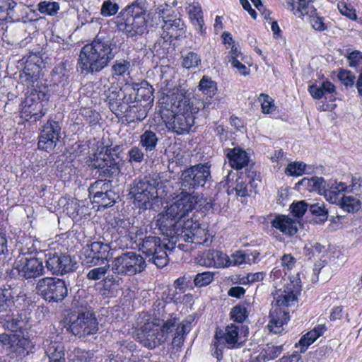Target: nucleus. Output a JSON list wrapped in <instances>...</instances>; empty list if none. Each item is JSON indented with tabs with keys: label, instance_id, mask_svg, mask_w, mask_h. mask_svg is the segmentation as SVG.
Returning <instances> with one entry per match:
<instances>
[{
	"label": "nucleus",
	"instance_id": "obj_54",
	"mask_svg": "<svg viewBox=\"0 0 362 362\" xmlns=\"http://www.w3.org/2000/svg\"><path fill=\"white\" fill-rule=\"evenodd\" d=\"M69 362H90L91 359L90 354L84 350H81L80 349H76L72 352V354L70 355Z\"/></svg>",
	"mask_w": 362,
	"mask_h": 362
},
{
	"label": "nucleus",
	"instance_id": "obj_13",
	"mask_svg": "<svg viewBox=\"0 0 362 362\" xmlns=\"http://www.w3.org/2000/svg\"><path fill=\"white\" fill-rule=\"evenodd\" d=\"M211 178L208 163L195 165L182 171L180 178L181 189L182 191L194 190L203 187Z\"/></svg>",
	"mask_w": 362,
	"mask_h": 362
},
{
	"label": "nucleus",
	"instance_id": "obj_16",
	"mask_svg": "<svg viewBox=\"0 0 362 362\" xmlns=\"http://www.w3.org/2000/svg\"><path fill=\"white\" fill-rule=\"evenodd\" d=\"M100 90L103 93L105 100L107 102L110 110L118 115L124 112V103L129 104L125 100L128 98L126 95L122 96L121 88L115 83L110 82L108 78H101L100 79Z\"/></svg>",
	"mask_w": 362,
	"mask_h": 362
},
{
	"label": "nucleus",
	"instance_id": "obj_47",
	"mask_svg": "<svg viewBox=\"0 0 362 362\" xmlns=\"http://www.w3.org/2000/svg\"><path fill=\"white\" fill-rule=\"evenodd\" d=\"M230 315L235 322L242 323L247 317L248 311L245 305H237L231 310Z\"/></svg>",
	"mask_w": 362,
	"mask_h": 362
},
{
	"label": "nucleus",
	"instance_id": "obj_61",
	"mask_svg": "<svg viewBox=\"0 0 362 362\" xmlns=\"http://www.w3.org/2000/svg\"><path fill=\"white\" fill-rule=\"evenodd\" d=\"M337 8L341 15L351 20H356V10L351 6H348L345 2L341 1L338 3Z\"/></svg>",
	"mask_w": 362,
	"mask_h": 362
},
{
	"label": "nucleus",
	"instance_id": "obj_3",
	"mask_svg": "<svg viewBox=\"0 0 362 362\" xmlns=\"http://www.w3.org/2000/svg\"><path fill=\"white\" fill-rule=\"evenodd\" d=\"M127 232L132 243L139 245V250L146 255L149 262L160 268L167 265L169 261L168 251L170 250L165 240L151 235L143 238L142 230L134 226H130Z\"/></svg>",
	"mask_w": 362,
	"mask_h": 362
},
{
	"label": "nucleus",
	"instance_id": "obj_17",
	"mask_svg": "<svg viewBox=\"0 0 362 362\" xmlns=\"http://www.w3.org/2000/svg\"><path fill=\"white\" fill-rule=\"evenodd\" d=\"M45 256V267L54 275H64L76 269L77 262L69 255L49 252Z\"/></svg>",
	"mask_w": 362,
	"mask_h": 362
},
{
	"label": "nucleus",
	"instance_id": "obj_40",
	"mask_svg": "<svg viewBox=\"0 0 362 362\" xmlns=\"http://www.w3.org/2000/svg\"><path fill=\"white\" fill-rule=\"evenodd\" d=\"M131 72V63L129 61L120 59L116 60L111 66V76L112 78L119 80L121 77L129 76Z\"/></svg>",
	"mask_w": 362,
	"mask_h": 362
},
{
	"label": "nucleus",
	"instance_id": "obj_35",
	"mask_svg": "<svg viewBox=\"0 0 362 362\" xmlns=\"http://www.w3.org/2000/svg\"><path fill=\"white\" fill-rule=\"evenodd\" d=\"M42 252V243L35 237L29 236L24 238L21 246L19 247V257H27V255L37 256Z\"/></svg>",
	"mask_w": 362,
	"mask_h": 362
},
{
	"label": "nucleus",
	"instance_id": "obj_9",
	"mask_svg": "<svg viewBox=\"0 0 362 362\" xmlns=\"http://www.w3.org/2000/svg\"><path fill=\"white\" fill-rule=\"evenodd\" d=\"M111 270L114 274L133 276L145 270L146 263L140 254L133 251L122 252L110 261Z\"/></svg>",
	"mask_w": 362,
	"mask_h": 362
},
{
	"label": "nucleus",
	"instance_id": "obj_34",
	"mask_svg": "<svg viewBox=\"0 0 362 362\" xmlns=\"http://www.w3.org/2000/svg\"><path fill=\"white\" fill-rule=\"evenodd\" d=\"M326 330L327 327L325 325H317L312 330L303 335L298 343L296 344V346L299 345L300 352L304 353L308 347L322 336Z\"/></svg>",
	"mask_w": 362,
	"mask_h": 362
},
{
	"label": "nucleus",
	"instance_id": "obj_4",
	"mask_svg": "<svg viewBox=\"0 0 362 362\" xmlns=\"http://www.w3.org/2000/svg\"><path fill=\"white\" fill-rule=\"evenodd\" d=\"M176 324V317L170 316L164 319H147L138 329L137 339L141 344L150 349L164 343L168 334L173 332Z\"/></svg>",
	"mask_w": 362,
	"mask_h": 362
},
{
	"label": "nucleus",
	"instance_id": "obj_55",
	"mask_svg": "<svg viewBox=\"0 0 362 362\" xmlns=\"http://www.w3.org/2000/svg\"><path fill=\"white\" fill-rule=\"evenodd\" d=\"M166 300L158 299L153 305V317H148V319H163Z\"/></svg>",
	"mask_w": 362,
	"mask_h": 362
},
{
	"label": "nucleus",
	"instance_id": "obj_49",
	"mask_svg": "<svg viewBox=\"0 0 362 362\" xmlns=\"http://www.w3.org/2000/svg\"><path fill=\"white\" fill-rule=\"evenodd\" d=\"M214 278V274L211 272L199 273L194 277V284L197 287H203L210 284Z\"/></svg>",
	"mask_w": 362,
	"mask_h": 362
},
{
	"label": "nucleus",
	"instance_id": "obj_19",
	"mask_svg": "<svg viewBox=\"0 0 362 362\" xmlns=\"http://www.w3.org/2000/svg\"><path fill=\"white\" fill-rule=\"evenodd\" d=\"M110 247L100 241L92 242L87 244L82 252V264L91 267L98 265L110 257Z\"/></svg>",
	"mask_w": 362,
	"mask_h": 362
},
{
	"label": "nucleus",
	"instance_id": "obj_53",
	"mask_svg": "<svg viewBox=\"0 0 362 362\" xmlns=\"http://www.w3.org/2000/svg\"><path fill=\"white\" fill-rule=\"evenodd\" d=\"M201 57L195 52H189L183 57L182 64L186 69L194 68L199 66Z\"/></svg>",
	"mask_w": 362,
	"mask_h": 362
},
{
	"label": "nucleus",
	"instance_id": "obj_31",
	"mask_svg": "<svg viewBox=\"0 0 362 362\" xmlns=\"http://www.w3.org/2000/svg\"><path fill=\"white\" fill-rule=\"evenodd\" d=\"M189 18L197 30L203 35L205 33L204 21L203 18L202 10L198 2H193L189 4L187 8Z\"/></svg>",
	"mask_w": 362,
	"mask_h": 362
},
{
	"label": "nucleus",
	"instance_id": "obj_28",
	"mask_svg": "<svg viewBox=\"0 0 362 362\" xmlns=\"http://www.w3.org/2000/svg\"><path fill=\"white\" fill-rule=\"evenodd\" d=\"M269 317L267 325L269 331L274 334L282 333L284 325L289 320L288 313L281 308H276L270 312Z\"/></svg>",
	"mask_w": 362,
	"mask_h": 362
},
{
	"label": "nucleus",
	"instance_id": "obj_12",
	"mask_svg": "<svg viewBox=\"0 0 362 362\" xmlns=\"http://www.w3.org/2000/svg\"><path fill=\"white\" fill-rule=\"evenodd\" d=\"M37 293L49 303H61L68 295L66 282L55 277H45L36 284Z\"/></svg>",
	"mask_w": 362,
	"mask_h": 362
},
{
	"label": "nucleus",
	"instance_id": "obj_57",
	"mask_svg": "<svg viewBox=\"0 0 362 362\" xmlns=\"http://www.w3.org/2000/svg\"><path fill=\"white\" fill-rule=\"evenodd\" d=\"M129 161L131 163H141L144 159V153L139 146H133L128 151Z\"/></svg>",
	"mask_w": 362,
	"mask_h": 362
},
{
	"label": "nucleus",
	"instance_id": "obj_62",
	"mask_svg": "<svg viewBox=\"0 0 362 362\" xmlns=\"http://www.w3.org/2000/svg\"><path fill=\"white\" fill-rule=\"evenodd\" d=\"M82 115L86 122L91 126L98 124L100 119V114L97 111L89 108L83 110Z\"/></svg>",
	"mask_w": 362,
	"mask_h": 362
},
{
	"label": "nucleus",
	"instance_id": "obj_52",
	"mask_svg": "<svg viewBox=\"0 0 362 362\" xmlns=\"http://www.w3.org/2000/svg\"><path fill=\"white\" fill-rule=\"evenodd\" d=\"M308 207L309 211L313 215L322 217V220H327L328 216V210L325 208L323 202L308 204Z\"/></svg>",
	"mask_w": 362,
	"mask_h": 362
},
{
	"label": "nucleus",
	"instance_id": "obj_39",
	"mask_svg": "<svg viewBox=\"0 0 362 362\" xmlns=\"http://www.w3.org/2000/svg\"><path fill=\"white\" fill-rule=\"evenodd\" d=\"M159 139L157 134L150 129L146 130L140 136L139 145L145 150L146 153L154 151Z\"/></svg>",
	"mask_w": 362,
	"mask_h": 362
},
{
	"label": "nucleus",
	"instance_id": "obj_50",
	"mask_svg": "<svg viewBox=\"0 0 362 362\" xmlns=\"http://www.w3.org/2000/svg\"><path fill=\"white\" fill-rule=\"evenodd\" d=\"M306 165L303 162L290 163L286 170L285 173L289 176H301L303 175Z\"/></svg>",
	"mask_w": 362,
	"mask_h": 362
},
{
	"label": "nucleus",
	"instance_id": "obj_38",
	"mask_svg": "<svg viewBox=\"0 0 362 362\" xmlns=\"http://www.w3.org/2000/svg\"><path fill=\"white\" fill-rule=\"evenodd\" d=\"M23 117L33 119V121L39 120L45 112H43L42 104L40 102H33L29 103V100L26 99L21 111Z\"/></svg>",
	"mask_w": 362,
	"mask_h": 362
},
{
	"label": "nucleus",
	"instance_id": "obj_7",
	"mask_svg": "<svg viewBox=\"0 0 362 362\" xmlns=\"http://www.w3.org/2000/svg\"><path fill=\"white\" fill-rule=\"evenodd\" d=\"M157 180L148 176L142 179L135 180L130 185L129 196L134 199L137 207L142 209H151L153 202L158 199Z\"/></svg>",
	"mask_w": 362,
	"mask_h": 362
},
{
	"label": "nucleus",
	"instance_id": "obj_42",
	"mask_svg": "<svg viewBox=\"0 0 362 362\" xmlns=\"http://www.w3.org/2000/svg\"><path fill=\"white\" fill-rule=\"evenodd\" d=\"M338 205H339L344 211L349 213H354L359 210L361 202L356 197L344 196Z\"/></svg>",
	"mask_w": 362,
	"mask_h": 362
},
{
	"label": "nucleus",
	"instance_id": "obj_5",
	"mask_svg": "<svg viewBox=\"0 0 362 362\" xmlns=\"http://www.w3.org/2000/svg\"><path fill=\"white\" fill-rule=\"evenodd\" d=\"M145 11L133 3L121 11L116 18L118 30L129 37L142 35L147 29Z\"/></svg>",
	"mask_w": 362,
	"mask_h": 362
},
{
	"label": "nucleus",
	"instance_id": "obj_37",
	"mask_svg": "<svg viewBox=\"0 0 362 362\" xmlns=\"http://www.w3.org/2000/svg\"><path fill=\"white\" fill-rule=\"evenodd\" d=\"M44 346L45 354L48 356L49 362L65 360L64 348L62 343L46 339Z\"/></svg>",
	"mask_w": 362,
	"mask_h": 362
},
{
	"label": "nucleus",
	"instance_id": "obj_25",
	"mask_svg": "<svg viewBox=\"0 0 362 362\" xmlns=\"http://www.w3.org/2000/svg\"><path fill=\"white\" fill-rule=\"evenodd\" d=\"M42 59L36 54H32L27 59L25 67L20 74V79L22 83H25L28 87L34 86L33 83L37 81L40 70Z\"/></svg>",
	"mask_w": 362,
	"mask_h": 362
},
{
	"label": "nucleus",
	"instance_id": "obj_43",
	"mask_svg": "<svg viewBox=\"0 0 362 362\" xmlns=\"http://www.w3.org/2000/svg\"><path fill=\"white\" fill-rule=\"evenodd\" d=\"M118 197V194L110 189L108 192L103 193L101 197L93 199V202L107 208L112 206L115 203L116 199Z\"/></svg>",
	"mask_w": 362,
	"mask_h": 362
},
{
	"label": "nucleus",
	"instance_id": "obj_33",
	"mask_svg": "<svg viewBox=\"0 0 362 362\" xmlns=\"http://www.w3.org/2000/svg\"><path fill=\"white\" fill-rule=\"evenodd\" d=\"M16 291L11 286L0 288V313L11 312L15 306L14 298Z\"/></svg>",
	"mask_w": 362,
	"mask_h": 362
},
{
	"label": "nucleus",
	"instance_id": "obj_41",
	"mask_svg": "<svg viewBox=\"0 0 362 362\" xmlns=\"http://www.w3.org/2000/svg\"><path fill=\"white\" fill-rule=\"evenodd\" d=\"M105 178V180L100 179L90 185L88 191L90 195L93 197V199L101 197L103 193H105L111 189V181H107V177Z\"/></svg>",
	"mask_w": 362,
	"mask_h": 362
},
{
	"label": "nucleus",
	"instance_id": "obj_10",
	"mask_svg": "<svg viewBox=\"0 0 362 362\" xmlns=\"http://www.w3.org/2000/svg\"><path fill=\"white\" fill-rule=\"evenodd\" d=\"M256 173L255 171L248 170L245 173H240L235 179V174L230 172L226 177V192L228 195H235L237 198H240L242 202L250 197L253 191L256 192L257 182L259 181L255 179Z\"/></svg>",
	"mask_w": 362,
	"mask_h": 362
},
{
	"label": "nucleus",
	"instance_id": "obj_15",
	"mask_svg": "<svg viewBox=\"0 0 362 362\" xmlns=\"http://www.w3.org/2000/svg\"><path fill=\"white\" fill-rule=\"evenodd\" d=\"M246 251L238 250L228 257L218 250H208L204 252L200 264L206 267L239 266L245 263Z\"/></svg>",
	"mask_w": 362,
	"mask_h": 362
},
{
	"label": "nucleus",
	"instance_id": "obj_22",
	"mask_svg": "<svg viewBox=\"0 0 362 362\" xmlns=\"http://www.w3.org/2000/svg\"><path fill=\"white\" fill-rule=\"evenodd\" d=\"M300 281L297 277L290 279L289 282L285 284L282 288L277 290L274 293V300L278 306L288 307L295 304L297 297L300 293Z\"/></svg>",
	"mask_w": 362,
	"mask_h": 362
},
{
	"label": "nucleus",
	"instance_id": "obj_14",
	"mask_svg": "<svg viewBox=\"0 0 362 362\" xmlns=\"http://www.w3.org/2000/svg\"><path fill=\"white\" fill-rule=\"evenodd\" d=\"M68 324V330L80 338L94 334L98 330L97 320L94 314L90 311L71 315L69 317Z\"/></svg>",
	"mask_w": 362,
	"mask_h": 362
},
{
	"label": "nucleus",
	"instance_id": "obj_32",
	"mask_svg": "<svg viewBox=\"0 0 362 362\" xmlns=\"http://www.w3.org/2000/svg\"><path fill=\"white\" fill-rule=\"evenodd\" d=\"M287 9L293 12V14L298 17L303 18L305 14H313L315 12V7L310 0H294L288 1Z\"/></svg>",
	"mask_w": 362,
	"mask_h": 362
},
{
	"label": "nucleus",
	"instance_id": "obj_51",
	"mask_svg": "<svg viewBox=\"0 0 362 362\" xmlns=\"http://www.w3.org/2000/svg\"><path fill=\"white\" fill-rule=\"evenodd\" d=\"M119 5L111 0L104 1L100 8V14L104 17L115 15L119 11Z\"/></svg>",
	"mask_w": 362,
	"mask_h": 362
},
{
	"label": "nucleus",
	"instance_id": "obj_64",
	"mask_svg": "<svg viewBox=\"0 0 362 362\" xmlns=\"http://www.w3.org/2000/svg\"><path fill=\"white\" fill-rule=\"evenodd\" d=\"M192 279V277L189 274H185L177 279L174 281L173 286L175 288L179 289L182 292H185V288L190 285Z\"/></svg>",
	"mask_w": 362,
	"mask_h": 362
},
{
	"label": "nucleus",
	"instance_id": "obj_29",
	"mask_svg": "<svg viewBox=\"0 0 362 362\" xmlns=\"http://www.w3.org/2000/svg\"><path fill=\"white\" fill-rule=\"evenodd\" d=\"M194 320V319L192 316H188L180 325L176 326L177 323L175 324V327L173 329H175V332L172 341V346L173 349L179 350L182 347L185 339V336L192 329V323L193 322Z\"/></svg>",
	"mask_w": 362,
	"mask_h": 362
},
{
	"label": "nucleus",
	"instance_id": "obj_46",
	"mask_svg": "<svg viewBox=\"0 0 362 362\" xmlns=\"http://www.w3.org/2000/svg\"><path fill=\"white\" fill-rule=\"evenodd\" d=\"M38 11L43 14L54 16L59 10V3L55 1H41L37 5Z\"/></svg>",
	"mask_w": 362,
	"mask_h": 362
},
{
	"label": "nucleus",
	"instance_id": "obj_21",
	"mask_svg": "<svg viewBox=\"0 0 362 362\" xmlns=\"http://www.w3.org/2000/svg\"><path fill=\"white\" fill-rule=\"evenodd\" d=\"M17 263L18 274L25 279H36L45 274L43 260L40 257H19Z\"/></svg>",
	"mask_w": 362,
	"mask_h": 362
},
{
	"label": "nucleus",
	"instance_id": "obj_6",
	"mask_svg": "<svg viewBox=\"0 0 362 362\" xmlns=\"http://www.w3.org/2000/svg\"><path fill=\"white\" fill-rule=\"evenodd\" d=\"M298 185L303 186L308 191L317 192L323 195L327 201L332 204H338L344 197L343 192L352 191L354 186H346L344 182H337L331 180L326 183L323 177H312L311 178L304 177L298 182Z\"/></svg>",
	"mask_w": 362,
	"mask_h": 362
},
{
	"label": "nucleus",
	"instance_id": "obj_30",
	"mask_svg": "<svg viewBox=\"0 0 362 362\" xmlns=\"http://www.w3.org/2000/svg\"><path fill=\"white\" fill-rule=\"evenodd\" d=\"M226 157L231 168L240 170L247 165L249 156L245 151L240 148L227 150Z\"/></svg>",
	"mask_w": 362,
	"mask_h": 362
},
{
	"label": "nucleus",
	"instance_id": "obj_1",
	"mask_svg": "<svg viewBox=\"0 0 362 362\" xmlns=\"http://www.w3.org/2000/svg\"><path fill=\"white\" fill-rule=\"evenodd\" d=\"M115 49L113 40L99 33L91 43L81 48L77 61L78 70L85 74L100 72L115 58Z\"/></svg>",
	"mask_w": 362,
	"mask_h": 362
},
{
	"label": "nucleus",
	"instance_id": "obj_63",
	"mask_svg": "<svg viewBox=\"0 0 362 362\" xmlns=\"http://www.w3.org/2000/svg\"><path fill=\"white\" fill-rule=\"evenodd\" d=\"M340 81L346 87H352L355 82V76L350 71L341 70L338 74Z\"/></svg>",
	"mask_w": 362,
	"mask_h": 362
},
{
	"label": "nucleus",
	"instance_id": "obj_24",
	"mask_svg": "<svg viewBox=\"0 0 362 362\" xmlns=\"http://www.w3.org/2000/svg\"><path fill=\"white\" fill-rule=\"evenodd\" d=\"M243 328L242 325L232 323L226 326L224 330L216 331L215 338L220 344L225 345L228 349L239 348L242 344L240 341V331Z\"/></svg>",
	"mask_w": 362,
	"mask_h": 362
},
{
	"label": "nucleus",
	"instance_id": "obj_59",
	"mask_svg": "<svg viewBox=\"0 0 362 362\" xmlns=\"http://www.w3.org/2000/svg\"><path fill=\"white\" fill-rule=\"evenodd\" d=\"M183 292L177 291V289H168V291L163 293V298L166 300L167 303H180L182 301L183 298L182 293Z\"/></svg>",
	"mask_w": 362,
	"mask_h": 362
},
{
	"label": "nucleus",
	"instance_id": "obj_36",
	"mask_svg": "<svg viewBox=\"0 0 362 362\" xmlns=\"http://www.w3.org/2000/svg\"><path fill=\"white\" fill-rule=\"evenodd\" d=\"M133 105H130L127 109L124 110V111H127V120L129 122H138L144 120L147 115L148 109L150 108L148 105H143V103H132Z\"/></svg>",
	"mask_w": 362,
	"mask_h": 362
},
{
	"label": "nucleus",
	"instance_id": "obj_8",
	"mask_svg": "<svg viewBox=\"0 0 362 362\" xmlns=\"http://www.w3.org/2000/svg\"><path fill=\"white\" fill-rule=\"evenodd\" d=\"M160 6L157 8L156 13L163 20V25L161 27L162 33L160 37L155 44V47L167 49L174 40H177L185 35L186 28L183 21L180 18L173 16H164V8Z\"/></svg>",
	"mask_w": 362,
	"mask_h": 362
},
{
	"label": "nucleus",
	"instance_id": "obj_2",
	"mask_svg": "<svg viewBox=\"0 0 362 362\" xmlns=\"http://www.w3.org/2000/svg\"><path fill=\"white\" fill-rule=\"evenodd\" d=\"M172 110L162 116L168 131L177 135L189 133L194 124V114L199 107L194 106L190 100L182 93H173L171 98Z\"/></svg>",
	"mask_w": 362,
	"mask_h": 362
},
{
	"label": "nucleus",
	"instance_id": "obj_23",
	"mask_svg": "<svg viewBox=\"0 0 362 362\" xmlns=\"http://www.w3.org/2000/svg\"><path fill=\"white\" fill-rule=\"evenodd\" d=\"M124 92L125 94H128V98H125L127 103H143V105H148L151 107L153 102V89L146 81L141 82L140 86L139 84L127 86L124 88Z\"/></svg>",
	"mask_w": 362,
	"mask_h": 362
},
{
	"label": "nucleus",
	"instance_id": "obj_45",
	"mask_svg": "<svg viewBox=\"0 0 362 362\" xmlns=\"http://www.w3.org/2000/svg\"><path fill=\"white\" fill-rule=\"evenodd\" d=\"M111 268V263L103 267H95L88 271L86 277L88 280L98 281L103 279L107 274L109 269Z\"/></svg>",
	"mask_w": 362,
	"mask_h": 362
},
{
	"label": "nucleus",
	"instance_id": "obj_18",
	"mask_svg": "<svg viewBox=\"0 0 362 362\" xmlns=\"http://www.w3.org/2000/svg\"><path fill=\"white\" fill-rule=\"evenodd\" d=\"M61 132L59 122L49 119L43 126L39 136L38 148L48 153L52 151L59 141Z\"/></svg>",
	"mask_w": 362,
	"mask_h": 362
},
{
	"label": "nucleus",
	"instance_id": "obj_26",
	"mask_svg": "<svg viewBox=\"0 0 362 362\" xmlns=\"http://www.w3.org/2000/svg\"><path fill=\"white\" fill-rule=\"evenodd\" d=\"M273 228L287 236H293L298 231L297 223L288 216L278 214L270 220Z\"/></svg>",
	"mask_w": 362,
	"mask_h": 362
},
{
	"label": "nucleus",
	"instance_id": "obj_58",
	"mask_svg": "<svg viewBox=\"0 0 362 362\" xmlns=\"http://www.w3.org/2000/svg\"><path fill=\"white\" fill-rule=\"evenodd\" d=\"M259 100L261 103L262 112L264 113L269 114L274 110L273 100L268 95L261 93L259 97Z\"/></svg>",
	"mask_w": 362,
	"mask_h": 362
},
{
	"label": "nucleus",
	"instance_id": "obj_60",
	"mask_svg": "<svg viewBox=\"0 0 362 362\" xmlns=\"http://www.w3.org/2000/svg\"><path fill=\"white\" fill-rule=\"evenodd\" d=\"M69 78V72L64 67L56 68L54 70V79L61 83L62 86H64L68 83Z\"/></svg>",
	"mask_w": 362,
	"mask_h": 362
},
{
	"label": "nucleus",
	"instance_id": "obj_11",
	"mask_svg": "<svg viewBox=\"0 0 362 362\" xmlns=\"http://www.w3.org/2000/svg\"><path fill=\"white\" fill-rule=\"evenodd\" d=\"M119 146L107 147L105 152L94 156L92 166L99 170L101 177H111L119 174L122 160L119 156Z\"/></svg>",
	"mask_w": 362,
	"mask_h": 362
},
{
	"label": "nucleus",
	"instance_id": "obj_56",
	"mask_svg": "<svg viewBox=\"0 0 362 362\" xmlns=\"http://www.w3.org/2000/svg\"><path fill=\"white\" fill-rule=\"evenodd\" d=\"M308 208V204L305 201L293 202L291 206L292 214L298 218L302 217Z\"/></svg>",
	"mask_w": 362,
	"mask_h": 362
},
{
	"label": "nucleus",
	"instance_id": "obj_20",
	"mask_svg": "<svg viewBox=\"0 0 362 362\" xmlns=\"http://www.w3.org/2000/svg\"><path fill=\"white\" fill-rule=\"evenodd\" d=\"M197 198L190 192H182L166 210V216L172 219L180 220L193 210Z\"/></svg>",
	"mask_w": 362,
	"mask_h": 362
},
{
	"label": "nucleus",
	"instance_id": "obj_44",
	"mask_svg": "<svg viewBox=\"0 0 362 362\" xmlns=\"http://www.w3.org/2000/svg\"><path fill=\"white\" fill-rule=\"evenodd\" d=\"M199 89L205 95L211 98L217 90L216 83L207 76H204L199 81Z\"/></svg>",
	"mask_w": 362,
	"mask_h": 362
},
{
	"label": "nucleus",
	"instance_id": "obj_48",
	"mask_svg": "<svg viewBox=\"0 0 362 362\" xmlns=\"http://www.w3.org/2000/svg\"><path fill=\"white\" fill-rule=\"evenodd\" d=\"M305 16L308 17L312 28L315 30L324 31L327 29V25L324 23V18L318 16L315 8V12L313 14H305Z\"/></svg>",
	"mask_w": 362,
	"mask_h": 362
},
{
	"label": "nucleus",
	"instance_id": "obj_27",
	"mask_svg": "<svg viewBox=\"0 0 362 362\" xmlns=\"http://www.w3.org/2000/svg\"><path fill=\"white\" fill-rule=\"evenodd\" d=\"M308 91L314 99H325L332 102L336 99L335 86L329 81H324L320 86L313 84L309 86Z\"/></svg>",
	"mask_w": 362,
	"mask_h": 362
}]
</instances>
